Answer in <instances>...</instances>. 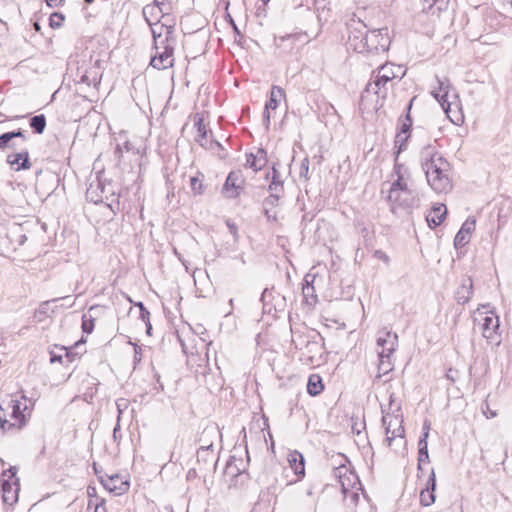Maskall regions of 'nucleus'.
Returning <instances> with one entry per match:
<instances>
[{"instance_id":"38","label":"nucleus","mask_w":512,"mask_h":512,"mask_svg":"<svg viewBox=\"0 0 512 512\" xmlns=\"http://www.w3.org/2000/svg\"><path fill=\"white\" fill-rule=\"evenodd\" d=\"M300 345H305L309 353L318 352L321 349L318 341L308 339V337H300Z\"/></svg>"},{"instance_id":"62","label":"nucleus","mask_w":512,"mask_h":512,"mask_svg":"<svg viewBox=\"0 0 512 512\" xmlns=\"http://www.w3.org/2000/svg\"><path fill=\"white\" fill-rule=\"evenodd\" d=\"M264 214L265 216L270 220V219H273V220H276L277 219V216H276V213L274 212L273 214L271 213V208H264Z\"/></svg>"},{"instance_id":"18","label":"nucleus","mask_w":512,"mask_h":512,"mask_svg":"<svg viewBox=\"0 0 512 512\" xmlns=\"http://www.w3.org/2000/svg\"><path fill=\"white\" fill-rule=\"evenodd\" d=\"M267 162V153L263 148H258L256 153L246 154V166L255 172L262 170Z\"/></svg>"},{"instance_id":"28","label":"nucleus","mask_w":512,"mask_h":512,"mask_svg":"<svg viewBox=\"0 0 512 512\" xmlns=\"http://www.w3.org/2000/svg\"><path fill=\"white\" fill-rule=\"evenodd\" d=\"M426 462H429L427 434L425 435V437H420L418 441V472L422 471V464Z\"/></svg>"},{"instance_id":"20","label":"nucleus","mask_w":512,"mask_h":512,"mask_svg":"<svg viewBox=\"0 0 512 512\" xmlns=\"http://www.w3.org/2000/svg\"><path fill=\"white\" fill-rule=\"evenodd\" d=\"M316 278V275L308 273L304 277V283L302 287V294L305 302L308 305H315L318 301L317 295L315 294V288L313 286V282Z\"/></svg>"},{"instance_id":"41","label":"nucleus","mask_w":512,"mask_h":512,"mask_svg":"<svg viewBox=\"0 0 512 512\" xmlns=\"http://www.w3.org/2000/svg\"><path fill=\"white\" fill-rule=\"evenodd\" d=\"M382 423L385 427L386 441L388 442V436H391V432L393 431L392 427L394 426V416L389 414L383 416Z\"/></svg>"},{"instance_id":"36","label":"nucleus","mask_w":512,"mask_h":512,"mask_svg":"<svg viewBox=\"0 0 512 512\" xmlns=\"http://www.w3.org/2000/svg\"><path fill=\"white\" fill-rule=\"evenodd\" d=\"M203 178L204 175L202 173H198L197 176L190 178V186L194 194L201 195L204 192L203 189Z\"/></svg>"},{"instance_id":"6","label":"nucleus","mask_w":512,"mask_h":512,"mask_svg":"<svg viewBox=\"0 0 512 512\" xmlns=\"http://www.w3.org/2000/svg\"><path fill=\"white\" fill-rule=\"evenodd\" d=\"M245 178L240 170L231 171L222 188V193L229 199L238 197L243 191Z\"/></svg>"},{"instance_id":"63","label":"nucleus","mask_w":512,"mask_h":512,"mask_svg":"<svg viewBox=\"0 0 512 512\" xmlns=\"http://www.w3.org/2000/svg\"><path fill=\"white\" fill-rule=\"evenodd\" d=\"M63 360V356L62 355H57V354H54V353H51V356H50V362L51 363H55V362H62Z\"/></svg>"},{"instance_id":"61","label":"nucleus","mask_w":512,"mask_h":512,"mask_svg":"<svg viewBox=\"0 0 512 512\" xmlns=\"http://www.w3.org/2000/svg\"><path fill=\"white\" fill-rule=\"evenodd\" d=\"M45 1L49 7L55 8V7H58L59 5H61L63 0H45Z\"/></svg>"},{"instance_id":"29","label":"nucleus","mask_w":512,"mask_h":512,"mask_svg":"<svg viewBox=\"0 0 512 512\" xmlns=\"http://www.w3.org/2000/svg\"><path fill=\"white\" fill-rule=\"evenodd\" d=\"M288 461L296 475L300 476L305 474L304 457L302 454L298 452L290 454Z\"/></svg>"},{"instance_id":"54","label":"nucleus","mask_w":512,"mask_h":512,"mask_svg":"<svg viewBox=\"0 0 512 512\" xmlns=\"http://www.w3.org/2000/svg\"><path fill=\"white\" fill-rule=\"evenodd\" d=\"M142 359V349L137 344H134V364L141 362Z\"/></svg>"},{"instance_id":"53","label":"nucleus","mask_w":512,"mask_h":512,"mask_svg":"<svg viewBox=\"0 0 512 512\" xmlns=\"http://www.w3.org/2000/svg\"><path fill=\"white\" fill-rule=\"evenodd\" d=\"M210 447H207V446H201L197 452V456H198V459H200L201 457L203 458H206L207 455H213V452L210 450Z\"/></svg>"},{"instance_id":"60","label":"nucleus","mask_w":512,"mask_h":512,"mask_svg":"<svg viewBox=\"0 0 512 512\" xmlns=\"http://www.w3.org/2000/svg\"><path fill=\"white\" fill-rule=\"evenodd\" d=\"M429 430H430V423L426 420L424 421L423 423V427H422V435L421 437H425L426 433H427V438L429 437Z\"/></svg>"},{"instance_id":"16","label":"nucleus","mask_w":512,"mask_h":512,"mask_svg":"<svg viewBox=\"0 0 512 512\" xmlns=\"http://www.w3.org/2000/svg\"><path fill=\"white\" fill-rule=\"evenodd\" d=\"M499 329V317L494 312L482 319V335L491 342L495 340V335Z\"/></svg>"},{"instance_id":"52","label":"nucleus","mask_w":512,"mask_h":512,"mask_svg":"<svg viewBox=\"0 0 512 512\" xmlns=\"http://www.w3.org/2000/svg\"><path fill=\"white\" fill-rule=\"evenodd\" d=\"M117 408H118V411H119L118 420H120V415L122 413V410L120 409V405L119 404H117ZM120 437H121V434H120V424H119V421H117V424H116V426L113 429V439L115 441H117L118 438H120Z\"/></svg>"},{"instance_id":"4","label":"nucleus","mask_w":512,"mask_h":512,"mask_svg":"<svg viewBox=\"0 0 512 512\" xmlns=\"http://www.w3.org/2000/svg\"><path fill=\"white\" fill-rule=\"evenodd\" d=\"M86 198L95 204L110 200V202L107 203L110 209L114 211L115 206L116 209H119L120 202L115 195L111 183L104 184L100 180H97L95 184L91 183L86 190Z\"/></svg>"},{"instance_id":"59","label":"nucleus","mask_w":512,"mask_h":512,"mask_svg":"<svg viewBox=\"0 0 512 512\" xmlns=\"http://www.w3.org/2000/svg\"><path fill=\"white\" fill-rule=\"evenodd\" d=\"M13 134H14V138H21L22 141H26L27 139V136H26V133L25 131L21 130V129H18L16 131H12Z\"/></svg>"},{"instance_id":"11","label":"nucleus","mask_w":512,"mask_h":512,"mask_svg":"<svg viewBox=\"0 0 512 512\" xmlns=\"http://www.w3.org/2000/svg\"><path fill=\"white\" fill-rule=\"evenodd\" d=\"M195 127L197 128V134L195 136V141L199 143L201 147L207 150L214 151L215 149L223 150L222 145L213 139L207 138V128L203 122L202 118H198L195 120Z\"/></svg>"},{"instance_id":"23","label":"nucleus","mask_w":512,"mask_h":512,"mask_svg":"<svg viewBox=\"0 0 512 512\" xmlns=\"http://www.w3.org/2000/svg\"><path fill=\"white\" fill-rule=\"evenodd\" d=\"M447 214V208L442 203L433 205L430 213L427 215L426 220L431 228L439 226Z\"/></svg>"},{"instance_id":"32","label":"nucleus","mask_w":512,"mask_h":512,"mask_svg":"<svg viewBox=\"0 0 512 512\" xmlns=\"http://www.w3.org/2000/svg\"><path fill=\"white\" fill-rule=\"evenodd\" d=\"M29 125L35 133L42 134L45 131L47 125L45 115L39 114L31 117L29 120Z\"/></svg>"},{"instance_id":"46","label":"nucleus","mask_w":512,"mask_h":512,"mask_svg":"<svg viewBox=\"0 0 512 512\" xmlns=\"http://www.w3.org/2000/svg\"><path fill=\"white\" fill-rule=\"evenodd\" d=\"M409 138V135H406V134H402L400 132H398L396 134V137H395V144L396 145H399V149H398V152L397 153H400V151L402 149H404V145L407 141V139Z\"/></svg>"},{"instance_id":"24","label":"nucleus","mask_w":512,"mask_h":512,"mask_svg":"<svg viewBox=\"0 0 512 512\" xmlns=\"http://www.w3.org/2000/svg\"><path fill=\"white\" fill-rule=\"evenodd\" d=\"M300 34H286L284 36L275 37V45L278 49L289 52L294 48L297 41L301 39Z\"/></svg>"},{"instance_id":"37","label":"nucleus","mask_w":512,"mask_h":512,"mask_svg":"<svg viewBox=\"0 0 512 512\" xmlns=\"http://www.w3.org/2000/svg\"><path fill=\"white\" fill-rule=\"evenodd\" d=\"M379 358V364H378V377H381V375H385L389 373L393 369V365L391 362V356L385 357V358Z\"/></svg>"},{"instance_id":"34","label":"nucleus","mask_w":512,"mask_h":512,"mask_svg":"<svg viewBox=\"0 0 512 512\" xmlns=\"http://www.w3.org/2000/svg\"><path fill=\"white\" fill-rule=\"evenodd\" d=\"M159 29L165 34V39L161 41V44H171L174 47L176 41L174 25L162 24L159 26Z\"/></svg>"},{"instance_id":"3","label":"nucleus","mask_w":512,"mask_h":512,"mask_svg":"<svg viewBox=\"0 0 512 512\" xmlns=\"http://www.w3.org/2000/svg\"><path fill=\"white\" fill-rule=\"evenodd\" d=\"M401 70L400 66L392 63L381 65L377 71H373L372 77L374 79L366 85L365 91L384 98L387 94V84L397 77L402 78L404 76L405 73Z\"/></svg>"},{"instance_id":"19","label":"nucleus","mask_w":512,"mask_h":512,"mask_svg":"<svg viewBox=\"0 0 512 512\" xmlns=\"http://www.w3.org/2000/svg\"><path fill=\"white\" fill-rule=\"evenodd\" d=\"M103 486L116 495L124 494L129 489V482L123 480L119 475L110 476L107 480L102 481Z\"/></svg>"},{"instance_id":"1","label":"nucleus","mask_w":512,"mask_h":512,"mask_svg":"<svg viewBox=\"0 0 512 512\" xmlns=\"http://www.w3.org/2000/svg\"><path fill=\"white\" fill-rule=\"evenodd\" d=\"M422 168L430 187L437 193L448 192L452 183L448 176L449 163L431 147L422 151Z\"/></svg>"},{"instance_id":"22","label":"nucleus","mask_w":512,"mask_h":512,"mask_svg":"<svg viewBox=\"0 0 512 512\" xmlns=\"http://www.w3.org/2000/svg\"><path fill=\"white\" fill-rule=\"evenodd\" d=\"M473 295V282L471 278H466L462 281L461 285L457 288L455 299L458 304L464 305L469 302Z\"/></svg>"},{"instance_id":"51","label":"nucleus","mask_w":512,"mask_h":512,"mask_svg":"<svg viewBox=\"0 0 512 512\" xmlns=\"http://www.w3.org/2000/svg\"><path fill=\"white\" fill-rule=\"evenodd\" d=\"M152 35H153V38H154L155 49L158 50V49H160L159 39L162 37L163 31L161 29L158 31L157 28L152 27ZM160 44H161V41H160Z\"/></svg>"},{"instance_id":"55","label":"nucleus","mask_w":512,"mask_h":512,"mask_svg":"<svg viewBox=\"0 0 512 512\" xmlns=\"http://www.w3.org/2000/svg\"><path fill=\"white\" fill-rule=\"evenodd\" d=\"M374 257H376L377 259L385 262V263H388L389 262V257L388 255L382 251V250H375L374 252Z\"/></svg>"},{"instance_id":"50","label":"nucleus","mask_w":512,"mask_h":512,"mask_svg":"<svg viewBox=\"0 0 512 512\" xmlns=\"http://www.w3.org/2000/svg\"><path fill=\"white\" fill-rule=\"evenodd\" d=\"M308 172H309V159L308 158H304L302 160V162H301V165H300L299 175H300V177L307 178Z\"/></svg>"},{"instance_id":"27","label":"nucleus","mask_w":512,"mask_h":512,"mask_svg":"<svg viewBox=\"0 0 512 512\" xmlns=\"http://www.w3.org/2000/svg\"><path fill=\"white\" fill-rule=\"evenodd\" d=\"M267 178H271L270 184L268 186L269 192H277L284 193V181L280 175V172L276 169L275 165L272 166L271 176L268 173Z\"/></svg>"},{"instance_id":"5","label":"nucleus","mask_w":512,"mask_h":512,"mask_svg":"<svg viewBox=\"0 0 512 512\" xmlns=\"http://www.w3.org/2000/svg\"><path fill=\"white\" fill-rule=\"evenodd\" d=\"M10 410V418L14 422H10L5 418V414L0 415V427L2 430H6V426L9 428L18 427L21 428L25 425L24 412L27 410V405L22 404L18 399L11 398L8 401L0 404V411Z\"/></svg>"},{"instance_id":"39","label":"nucleus","mask_w":512,"mask_h":512,"mask_svg":"<svg viewBox=\"0 0 512 512\" xmlns=\"http://www.w3.org/2000/svg\"><path fill=\"white\" fill-rule=\"evenodd\" d=\"M283 194L277 192H270L263 201L264 208H272L278 205L279 199Z\"/></svg>"},{"instance_id":"26","label":"nucleus","mask_w":512,"mask_h":512,"mask_svg":"<svg viewBox=\"0 0 512 512\" xmlns=\"http://www.w3.org/2000/svg\"><path fill=\"white\" fill-rule=\"evenodd\" d=\"M438 83V91H433V96L437 99V101L442 105L445 112H448L450 104L445 107V103L447 102L448 96V88L449 83L447 80H442L439 77H436Z\"/></svg>"},{"instance_id":"56","label":"nucleus","mask_w":512,"mask_h":512,"mask_svg":"<svg viewBox=\"0 0 512 512\" xmlns=\"http://www.w3.org/2000/svg\"><path fill=\"white\" fill-rule=\"evenodd\" d=\"M49 301H45L40 305V308L36 311L35 315H46L48 309Z\"/></svg>"},{"instance_id":"30","label":"nucleus","mask_w":512,"mask_h":512,"mask_svg":"<svg viewBox=\"0 0 512 512\" xmlns=\"http://www.w3.org/2000/svg\"><path fill=\"white\" fill-rule=\"evenodd\" d=\"M323 389H324V386H323L321 377L317 374H312L308 378L307 392L311 396H317L318 394H320L323 391Z\"/></svg>"},{"instance_id":"44","label":"nucleus","mask_w":512,"mask_h":512,"mask_svg":"<svg viewBox=\"0 0 512 512\" xmlns=\"http://www.w3.org/2000/svg\"><path fill=\"white\" fill-rule=\"evenodd\" d=\"M481 411L487 419H492L497 416V412L490 409L487 399L481 404Z\"/></svg>"},{"instance_id":"25","label":"nucleus","mask_w":512,"mask_h":512,"mask_svg":"<svg viewBox=\"0 0 512 512\" xmlns=\"http://www.w3.org/2000/svg\"><path fill=\"white\" fill-rule=\"evenodd\" d=\"M409 190L411 189L408 187L405 176L399 175V177H397V179L390 186L387 200H395L397 199V192H404V194H407Z\"/></svg>"},{"instance_id":"9","label":"nucleus","mask_w":512,"mask_h":512,"mask_svg":"<svg viewBox=\"0 0 512 512\" xmlns=\"http://www.w3.org/2000/svg\"><path fill=\"white\" fill-rule=\"evenodd\" d=\"M387 201L389 202L393 213H396L398 208L411 210L419 205V199L413 190H409L407 194H404V192H397V199Z\"/></svg>"},{"instance_id":"2","label":"nucleus","mask_w":512,"mask_h":512,"mask_svg":"<svg viewBox=\"0 0 512 512\" xmlns=\"http://www.w3.org/2000/svg\"><path fill=\"white\" fill-rule=\"evenodd\" d=\"M349 40L354 45V49L359 53H379L386 52L389 49L391 40L388 35V28H380L371 31L353 33Z\"/></svg>"},{"instance_id":"42","label":"nucleus","mask_w":512,"mask_h":512,"mask_svg":"<svg viewBox=\"0 0 512 512\" xmlns=\"http://www.w3.org/2000/svg\"><path fill=\"white\" fill-rule=\"evenodd\" d=\"M94 329V319L90 316V318L87 317L86 314L82 317V330L83 332L90 334Z\"/></svg>"},{"instance_id":"31","label":"nucleus","mask_w":512,"mask_h":512,"mask_svg":"<svg viewBox=\"0 0 512 512\" xmlns=\"http://www.w3.org/2000/svg\"><path fill=\"white\" fill-rule=\"evenodd\" d=\"M402 423H403V419L401 416H394V426H396V427L393 428V431L391 432V436H388V445L389 446H391L392 442L398 437L401 439H404L405 430H404Z\"/></svg>"},{"instance_id":"10","label":"nucleus","mask_w":512,"mask_h":512,"mask_svg":"<svg viewBox=\"0 0 512 512\" xmlns=\"http://www.w3.org/2000/svg\"><path fill=\"white\" fill-rule=\"evenodd\" d=\"M333 476L338 479L344 494L349 492L350 488L353 487L358 479L357 475L350 471V469L344 464H339L338 467L333 468Z\"/></svg>"},{"instance_id":"47","label":"nucleus","mask_w":512,"mask_h":512,"mask_svg":"<svg viewBox=\"0 0 512 512\" xmlns=\"http://www.w3.org/2000/svg\"><path fill=\"white\" fill-rule=\"evenodd\" d=\"M226 224H227V227H228L230 233L233 236L234 242H237L238 238H239L237 225L234 222H232L231 220H227Z\"/></svg>"},{"instance_id":"48","label":"nucleus","mask_w":512,"mask_h":512,"mask_svg":"<svg viewBox=\"0 0 512 512\" xmlns=\"http://www.w3.org/2000/svg\"><path fill=\"white\" fill-rule=\"evenodd\" d=\"M166 0H154V6L152 7H145L143 9V13L145 14L146 13V10H148L149 8L151 9H154V7H157L159 9V12L164 14V10L166 9V3H165Z\"/></svg>"},{"instance_id":"35","label":"nucleus","mask_w":512,"mask_h":512,"mask_svg":"<svg viewBox=\"0 0 512 512\" xmlns=\"http://www.w3.org/2000/svg\"><path fill=\"white\" fill-rule=\"evenodd\" d=\"M414 99L415 98H412L410 100V102L408 103V105L406 107L405 119L401 121L399 132L402 133V134L408 135L407 133L410 132V129H411V126H412V119H411V116H410V111H411Z\"/></svg>"},{"instance_id":"40","label":"nucleus","mask_w":512,"mask_h":512,"mask_svg":"<svg viewBox=\"0 0 512 512\" xmlns=\"http://www.w3.org/2000/svg\"><path fill=\"white\" fill-rule=\"evenodd\" d=\"M65 17L62 13L60 12H53L51 15H50V18H49V25L51 28L55 29V28H59L62 26V23L64 21Z\"/></svg>"},{"instance_id":"49","label":"nucleus","mask_w":512,"mask_h":512,"mask_svg":"<svg viewBox=\"0 0 512 512\" xmlns=\"http://www.w3.org/2000/svg\"><path fill=\"white\" fill-rule=\"evenodd\" d=\"M7 474H9L7 479H9L10 481H13V480H15V479H18V478L16 477V474H17V467H15V466H11L8 470L3 471V473H2V479H6L5 477L7 476Z\"/></svg>"},{"instance_id":"7","label":"nucleus","mask_w":512,"mask_h":512,"mask_svg":"<svg viewBox=\"0 0 512 512\" xmlns=\"http://www.w3.org/2000/svg\"><path fill=\"white\" fill-rule=\"evenodd\" d=\"M378 357L385 358L391 356L398 346V335L394 332L383 330L378 332L376 340Z\"/></svg>"},{"instance_id":"14","label":"nucleus","mask_w":512,"mask_h":512,"mask_svg":"<svg viewBox=\"0 0 512 512\" xmlns=\"http://www.w3.org/2000/svg\"><path fill=\"white\" fill-rule=\"evenodd\" d=\"M436 490V475L435 471L432 468L429 474V477L426 481L425 488H423L420 492V504L424 507L431 506L436 499L435 495Z\"/></svg>"},{"instance_id":"57","label":"nucleus","mask_w":512,"mask_h":512,"mask_svg":"<svg viewBox=\"0 0 512 512\" xmlns=\"http://www.w3.org/2000/svg\"><path fill=\"white\" fill-rule=\"evenodd\" d=\"M140 319L145 323L150 321V312L142 307V311L140 312Z\"/></svg>"},{"instance_id":"21","label":"nucleus","mask_w":512,"mask_h":512,"mask_svg":"<svg viewBox=\"0 0 512 512\" xmlns=\"http://www.w3.org/2000/svg\"><path fill=\"white\" fill-rule=\"evenodd\" d=\"M245 464L242 458H237L235 455H231L226 463L224 474L227 477H237L245 472Z\"/></svg>"},{"instance_id":"12","label":"nucleus","mask_w":512,"mask_h":512,"mask_svg":"<svg viewBox=\"0 0 512 512\" xmlns=\"http://www.w3.org/2000/svg\"><path fill=\"white\" fill-rule=\"evenodd\" d=\"M476 220L474 217H468L462 224L460 230L457 232L454 238V247L456 249L463 248L470 241L471 234L475 230Z\"/></svg>"},{"instance_id":"58","label":"nucleus","mask_w":512,"mask_h":512,"mask_svg":"<svg viewBox=\"0 0 512 512\" xmlns=\"http://www.w3.org/2000/svg\"><path fill=\"white\" fill-rule=\"evenodd\" d=\"M271 295H272L271 291H269L267 288L264 289V291L262 292L261 301L263 302L264 307L267 305V301L269 300Z\"/></svg>"},{"instance_id":"33","label":"nucleus","mask_w":512,"mask_h":512,"mask_svg":"<svg viewBox=\"0 0 512 512\" xmlns=\"http://www.w3.org/2000/svg\"><path fill=\"white\" fill-rule=\"evenodd\" d=\"M14 134L12 131L5 132L0 135V149L5 150L7 148L9 149H18L19 145L16 141H14Z\"/></svg>"},{"instance_id":"45","label":"nucleus","mask_w":512,"mask_h":512,"mask_svg":"<svg viewBox=\"0 0 512 512\" xmlns=\"http://www.w3.org/2000/svg\"><path fill=\"white\" fill-rule=\"evenodd\" d=\"M130 149H131L130 142L125 141L123 146H121L120 144H117L115 151H114V155L118 159V161H120L123 156V151H129Z\"/></svg>"},{"instance_id":"13","label":"nucleus","mask_w":512,"mask_h":512,"mask_svg":"<svg viewBox=\"0 0 512 512\" xmlns=\"http://www.w3.org/2000/svg\"><path fill=\"white\" fill-rule=\"evenodd\" d=\"M285 96L284 90L280 86L273 85L270 92V98L266 102L264 113H263V122L266 129H269L270 126V110H275L278 106V103L281 98Z\"/></svg>"},{"instance_id":"8","label":"nucleus","mask_w":512,"mask_h":512,"mask_svg":"<svg viewBox=\"0 0 512 512\" xmlns=\"http://www.w3.org/2000/svg\"><path fill=\"white\" fill-rule=\"evenodd\" d=\"M162 51L157 50L156 54L151 58L150 65L158 70L167 69L173 66L174 47L171 44H165Z\"/></svg>"},{"instance_id":"43","label":"nucleus","mask_w":512,"mask_h":512,"mask_svg":"<svg viewBox=\"0 0 512 512\" xmlns=\"http://www.w3.org/2000/svg\"><path fill=\"white\" fill-rule=\"evenodd\" d=\"M351 421H352V425H351L352 432L358 436L361 435L362 430L365 429L364 419L359 420V419H354L352 417Z\"/></svg>"},{"instance_id":"64","label":"nucleus","mask_w":512,"mask_h":512,"mask_svg":"<svg viewBox=\"0 0 512 512\" xmlns=\"http://www.w3.org/2000/svg\"><path fill=\"white\" fill-rule=\"evenodd\" d=\"M402 169H403V165L402 164L395 163V165H394V172L397 175V177H399V175H404V173L402 172Z\"/></svg>"},{"instance_id":"15","label":"nucleus","mask_w":512,"mask_h":512,"mask_svg":"<svg viewBox=\"0 0 512 512\" xmlns=\"http://www.w3.org/2000/svg\"><path fill=\"white\" fill-rule=\"evenodd\" d=\"M1 482L4 503L13 505L18 501V493L20 491L19 479L13 481L2 479Z\"/></svg>"},{"instance_id":"17","label":"nucleus","mask_w":512,"mask_h":512,"mask_svg":"<svg viewBox=\"0 0 512 512\" xmlns=\"http://www.w3.org/2000/svg\"><path fill=\"white\" fill-rule=\"evenodd\" d=\"M6 161L14 167L16 171L27 170L31 167L29 152L27 149L20 150V152L15 154H9Z\"/></svg>"}]
</instances>
